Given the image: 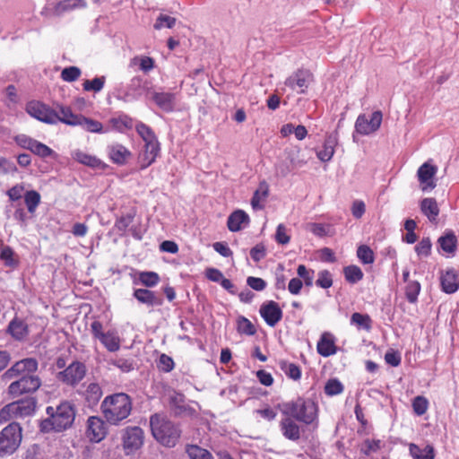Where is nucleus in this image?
<instances>
[{"label": "nucleus", "instance_id": "nucleus-1", "mask_svg": "<svg viewBox=\"0 0 459 459\" xmlns=\"http://www.w3.org/2000/svg\"><path fill=\"white\" fill-rule=\"evenodd\" d=\"M39 363L36 359L26 358L13 363L2 376V382L10 383L7 394L15 398L23 394H32L42 385L41 378L36 374Z\"/></svg>", "mask_w": 459, "mask_h": 459}, {"label": "nucleus", "instance_id": "nucleus-2", "mask_svg": "<svg viewBox=\"0 0 459 459\" xmlns=\"http://www.w3.org/2000/svg\"><path fill=\"white\" fill-rule=\"evenodd\" d=\"M46 411L48 417L39 424L40 430L44 433L65 430L73 425L75 419V409L69 402H63L56 407L48 406Z\"/></svg>", "mask_w": 459, "mask_h": 459}, {"label": "nucleus", "instance_id": "nucleus-3", "mask_svg": "<svg viewBox=\"0 0 459 459\" xmlns=\"http://www.w3.org/2000/svg\"><path fill=\"white\" fill-rule=\"evenodd\" d=\"M106 420L111 425H118L126 419L132 411V400L125 393L107 396L100 405Z\"/></svg>", "mask_w": 459, "mask_h": 459}, {"label": "nucleus", "instance_id": "nucleus-4", "mask_svg": "<svg viewBox=\"0 0 459 459\" xmlns=\"http://www.w3.org/2000/svg\"><path fill=\"white\" fill-rule=\"evenodd\" d=\"M153 437L163 446L172 447L180 437V430L162 413H155L150 418Z\"/></svg>", "mask_w": 459, "mask_h": 459}, {"label": "nucleus", "instance_id": "nucleus-5", "mask_svg": "<svg viewBox=\"0 0 459 459\" xmlns=\"http://www.w3.org/2000/svg\"><path fill=\"white\" fill-rule=\"evenodd\" d=\"M22 439V429L12 422L0 431V458L12 455L19 448Z\"/></svg>", "mask_w": 459, "mask_h": 459}, {"label": "nucleus", "instance_id": "nucleus-6", "mask_svg": "<svg viewBox=\"0 0 459 459\" xmlns=\"http://www.w3.org/2000/svg\"><path fill=\"white\" fill-rule=\"evenodd\" d=\"M317 405L314 401L301 397L289 406L290 415L307 425L312 424L317 419Z\"/></svg>", "mask_w": 459, "mask_h": 459}, {"label": "nucleus", "instance_id": "nucleus-7", "mask_svg": "<svg viewBox=\"0 0 459 459\" xmlns=\"http://www.w3.org/2000/svg\"><path fill=\"white\" fill-rule=\"evenodd\" d=\"M62 117L60 122L69 126H81L85 130L91 133H100L102 130V125L97 120L85 117L82 115L74 114L69 107H60Z\"/></svg>", "mask_w": 459, "mask_h": 459}, {"label": "nucleus", "instance_id": "nucleus-8", "mask_svg": "<svg viewBox=\"0 0 459 459\" xmlns=\"http://www.w3.org/2000/svg\"><path fill=\"white\" fill-rule=\"evenodd\" d=\"M26 109L31 117L47 124H56L60 121L62 117L60 110L57 113L47 105L38 101L28 103Z\"/></svg>", "mask_w": 459, "mask_h": 459}, {"label": "nucleus", "instance_id": "nucleus-9", "mask_svg": "<svg viewBox=\"0 0 459 459\" xmlns=\"http://www.w3.org/2000/svg\"><path fill=\"white\" fill-rule=\"evenodd\" d=\"M36 404L37 400L35 398L28 397L9 403L2 410L1 413L6 412L15 418L30 416L35 411Z\"/></svg>", "mask_w": 459, "mask_h": 459}, {"label": "nucleus", "instance_id": "nucleus-10", "mask_svg": "<svg viewBox=\"0 0 459 459\" xmlns=\"http://www.w3.org/2000/svg\"><path fill=\"white\" fill-rule=\"evenodd\" d=\"M382 117L381 111H374L369 119L365 114L359 115L355 123L356 132L362 135L376 132L381 126Z\"/></svg>", "mask_w": 459, "mask_h": 459}, {"label": "nucleus", "instance_id": "nucleus-11", "mask_svg": "<svg viewBox=\"0 0 459 459\" xmlns=\"http://www.w3.org/2000/svg\"><path fill=\"white\" fill-rule=\"evenodd\" d=\"M86 367L80 361H74L65 370L58 373V378L69 385H75L83 379Z\"/></svg>", "mask_w": 459, "mask_h": 459}, {"label": "nucleus", "instance_id": "nucleus-12", "mask_svg": "<svg viewBox=\"0 0 459 459\" xmlns=\"http://www.w3.org/2000/svg\"><path fill=\"white\" fill-rule=\"evenodd\" d=\"M313 81V74L308 69L300 68L289 76V87L302 94L307 91Z\"/></svg>", "mask_w": 459, "mask_h": 459}, {"label": "nucleus", "instance_id": "nucleus-13", "mask_svg": "<svg viewBox=\"0 0 459 459\" xmlns=\"http://www.w3.org/2000/svg\"><path fill=\"white\" fill-rule=\"evenodd\" d=\"M86 435L91 442L99 443L107 435V427L103 420L97 416H91L87 420Z\"/></svg>", "mask_w": 459, "mask_h": 459}, {"label": "nucleus", "instance_id": "nucleus-14", "mask_svg": "<svg viewBox=\"0 0 459 459\" xmlns=\"http://www.w3.org/2000/svg\"><path fill=\"white\" fill-rule=\"evenodd\" d=\"M143 443V431L139 427H128L124 429L123 445L130 452L137 450Z\"/></svg>", "mask_w": 459, "mask_h": 459}, {"label": "nucleus", "instance_id": "nucleus-15", "mask_svg": "<svg viewBox=\"0 0 459 459\" xmlns=\"http://www.w3.org/2000/svg\"><path fill=\"white\" fill-rule=\"evenodd\" d=\"M85 6L86 3L83 0H63L56 3L52 11H50L49 8L46 6L43 8L40 13L43 16H60L65 12H69L75 8H82Z\"/></svg>", "mask_w": 459, "mask_h": 459}, {"label": "nucleus", "instance_id": "nucleus-16", "mask_svg": "<svg viewBox=\"0 0 459 459\" xmlns=\"http://www.w3.org/2000/svg\"><path fill=\"white\" fill-rule=\"evenodd\" d=\"M437 168L435 165H431L429 162L423 163L417 171V176L420 184H422V190L426 191L429 188L433 189L436 184L433 181V178L437 174Z\"/></svg>", "mask_w": 459, "mask_h": 459}, {"label": "nucleus", "instance_id": "nucleus-17", "mask_svg": "<svg viewBox=\"0 0 459 459\" xmlns=\"http://www.w3.org/2000/svg\"><path fill=\"white\" fill-rule=\"evenodd\" d=\"M260 314L270 326H274L280 321L282 315L281 308L274 301H269L262 305Z\"/></svg>", "mask_w": 459, "mask_h": 459}, {"label": "nucleus", "instance_id": "nucleus-18", "mask_svg": "<svg viewBox=\"0 0 459 459\" xmlns=\"http://www.w3.org/2000/svg\"><path fill=\"white\" fill-rule=\"evenodd\" d=\"M160 152V143L158 141H152L144 144V150L139 156L141 169H146L153 163Z\"/></svg>", "mask_w": 459, "mask_h": 459}, {"label": "nucleus", "instance_id": "nucleus-19", "mask_svg": "<svg viewBox=\"0 0 459 459\" xmlns=\"http://www.w3.org/2000/svg\"><path fill=\"white\" fill-rule=\"evenodd\" d=\"M317 352L323 357H329L336 353V346L334 337L332 333L325 332L322 333L317 345Z\"/></svg>", "mask_w": 459, "mask_h": 459}, {"label": "nucleus", "instance_id": "nucleus-20", "mask_svg": "<svg viewBox=\"0 0 459 459\" xmlns=\"http://www.w3.org/2000/svg\"><path fill=\"white\" fill-rule=\"evenodd\" d=\"M440 283L442 290L446 293L452 294L459 288L457 273L455 269H448L441 273Z\"/></svg>", "mask_w": 459, "mask_h": 459}, {"label": "nucleus", "instance_id": "nucleus-21", "mask_svg": "<svg viewBox=\"0 0 459 459\" xmlns=\"http://www.w3.org/2000/svg\"><path fill=\"white\" fill-rule=\"evenodd\" d=\"M184 395L181 394L174 393L169 397V403L176 415H193L195 411L189 406L185 405Z\"/></svg>", "mask_w": 459, "mask_h": 459}, {"label": "nucleus", "instance_id": "nucleus-22", "mask_svg": "<svg viewBox=\"0 0 459 459\" xmlns=\"http://www.w3.org/2000/svg\"><path fill=\"white\" fill-rule=\"evenodd\" d=\"M248 222V215L242 210H237L228 218L227 225L230 231L235 232L241 230V225H247Z\"/></svg>", "mask_w": 459, "mask_h": 459}, {"label": "nucleus", "instance_id": "nucleus-23", "mask_svg": "<svg viewBox=\"0 0 459 459\" xmlns=\"http://www.w3.org/2000/svg\"><path fill=\"white\" fill-rule=\"evenodd\" d=\"M337 143V136L336 134H329L326 136L323 150L317 152V158L324 162L329 161L334 153V146Z\"/></svg>", "mask_w": 459, "mask_h": 459}, {"label": "nucleus", "instance_id": "nucleus-24", "mask_svg": "<svg viewBox=\"0 0 459 459\" xmlns=\"http://www.w3.org/2000/svg\"><path fill=\"white\" fill-rule=\"evenodd\" d=\"M134 298L141 303L148 306H159L162 304V299L154 292L146 289H137L134 293Z\"/></svg>", "mask_w": 459, "mask_h": 459}, {"label": "nucleus", "instance_id": "nucleus-25", "mask_svg": "<svg viewBox=\"0 0 459 459\" xmlns=\"http://www.w3.org/2000/svg\"><path fill=\"white\" fill-rule=\"evenodd\" d=\"M175 96L169 92H154L152 94V100L156 105L164 111H171L174 108Z\"/></svg>", "mask_w": 459, "mask_h": 459}, {"label": "nucleus", "instance_id": "nucleus-26", "mask_svg": "<svg viewBox=\"0 0 459 459\" xmlns=\"http://www.w3.org/2000/svg\"><path fill=\"white\" fill-rule=\"evenodd\" d=\"M420 210L430 221H436L439 214L437 203L434 198H424L420 202Z\"/></svg>", "mask_w": 459, "mask_h": 459}, {"label": "nucleus", "instance_id": "nucleus-27", "mask_svg": "<svg viewBox=\"0 0 459 459\" xmlns=\"http://www.w3.org/2000/svg\"><path fill=\"white\" fill-rule=\"evenodd\" d=\"M409 451L413 459H434L435 457L434 447L430 445L420 448L415 444H410Z\"/></svg>", "mask_w": 459, "mask_h": 459}, {"label": "nucleus", "instance_id": "nucleus-28", "mask_svg": "<svg viewBox=\"0 0 459 459\" xmlns=\"http://www.w3.org/2000/svg\"><path fill=\"white\" fill-rule=\"evenodd\" d=\"M102 396V390L99 384L91 383L85 391V399L89 406H94Z\"/></svg>", "mask_w": 459, "mask_h": 459}, {"label": "nucleus", "instance_id": "nucleus-29", "mask_svg": "<svg viewBox=\"0 0 459 459\" xmlns=\"http://www.w3.org/2000/svg\"><path fill=\"white\" fill-rule=\"evenodd\" d=\"M108 351L115 352L120 348V339L115 332H107L100 339Z\"/></svg>", "mask_w": 459, "mask_h": 459}, {"label": "nucleus", "instance_id": "nucleus-30", "mask_svg": "<svg viewBox=\"0 0 459 459\" xmlns=\"http://www.w3.org/2000/svg\"><path fill=\"white\" fill-rule=\"evenodd\" d=\"M268 195V185L265 182L260 183L258 188L254 193L251 200L253 209L259 210L263 208L261 202H263Z\"/></svg>", "mask_w": 459, "mask_h": 459}, {"label": "nucleus", "instance_id": "nucleus-31", "mask_svg": "<svg viewBox=\"0 0 459 459\" xmlns=\"http://www.w3.org/2000/svg\"><path fill=\"white\" fill-rule=\"evenodd\" d=\"M8 329L10 333L18 340L24 338L28 333L27 325L16 318L10 323Z\"/></svg>", "mask_w": 459, "mask_h": 459}, {"label": "nucleus", "instance_id": "nucleus-32", "mask_svg": "<svg viewBox=\"0 0 459 459\" xmlns=\"http://www.w3.org/2000/svg\"><path fill=\"white\" fill-rule=\"evenodd\" d=\"M109 156L114 162L123 164L130 156V152L123 145L117 144L110 147Z\"/></svg>", "mask_w": 459, "mask_h": 459}, {"label": "nucleus", "instance_id": "nucleus-33", "mask_svg": "<svg viewBox=\"0 0 459 459\" xmlns=\"http://www.w3.org/2000/svg\"><path fill=\"white\" fill-rule=\"evenodd\" d=\"M345 280L351 284L357 283L363 278L362 270L357 265H348L343 268Z\"/></svg>", "mask_w": 459, "mask_h": 459}, {"label": "nucleus", "instance_id": "nucleus-34", "mask_svg": "<svg viewBox=\"0 0 459 459\" xmlns=\"http://www.w3.org/2000/svg\"><path fill=\"white\" fill-rule=\"evenodd\" d=\"M456 238L453 232L446 233L438 239L441 248L446 253H453L456 248Z\"/></svg>", "mask_w": 459, "mask_h": 459}, {"label": "nucleus", "instance_id": "nucleus-35", "mask_svg": "<svg viewBox=\"0 0 459 459\" xmlns=\"http://www.w3.org/2000/svg\"><path fill=\"white\" fill-rule=\"evenodd\" d=\"M186 453L191 459H212L209 451L195 445L187 446Z\"/></svg>", "mask_w": 459, "mask_h": 459}, {"label": "nucleus", "instance_id": "nucleus-36", "mask_svg": "<svg viewBox=\"0 0 459 459\" xmlns=\"http://www.w3.org/2000/svg\"><path fill=\"white\" fill-rule=\"evenodd\" d=\"M420 291V284L417 281H408L405 288V296L410 303H415Z\"/></svg>", "mask_w": 459, "mask_h": 459}, {"label": "nucleus", "instance_id": "nucleus-37", "mask_svg": "<svg viewBox=\"0 0 459 459\" xmlns=\"http://www.w3.org/2000/svg\"><path fill=\"white\" fill-rule=\"evenodd\" d=\"M357 256L364 264H371L374 263L375 260L372 249L366 245H361L358 247Z\"/></svg>", "mask_w": 459, "mask_h": 459}, {"label": "nucleus", "instance_id": "nucleus-38", "mask_svg": "<svg viewBox=\"0 0 459 459\" xmlns=\"http://www.w3.org/2000/svg\"><path fill=\"white\" fill-rule=\"evenodd\" d=\"M343 392L342 384L336 378L329 379L325 385V393L329 396L340 394Z\"/></svg>", "mask_w": 459, "mask_h": 459}, {"label": "nucleus", "instance_id": "nucleus-39", "mask_svg": "<svg viewBox=\"0 0 459 459\" xmlns=\"http://www.w3.org/2000/svg\"><path fill=\"white\" fill-rule=\"evenodd\" d=\"M351 324L366 330H369L371 328V319L368 315L355 312L351 315Z\"/></svg>", "mask_w": 459, "mask_h": 459}, {"label": "nucleus", "instance_id": "nucleus-40", "mask_svg": "<svg viewBox=\"0 0 459 459\" xmlns=\"http://www.w3.org/2000/svg\"><path fill=\"white\" fill-rule=\"evenodd\" d=\"M40 202V195L38 192L31 190L25 194V204L28 211L33 213Z\"/></svg>", "mask_w": 459, "mask_h": 459}, {"label": "nucleus", "instance_id": "nucleus-41", "mask_svg": "<svg viewBox=\"0 0 459 459\" xmlns=\"http://www.w3.org/2000/svg\"><path fill=\"white\" fill-rule=\"evenodd\" d=\"M428 407L429 401L424 396L418 395L412 400L413 411L418 416L423 415L427 411Z\"/></svg>", "mask_w": 459, "mask_h": 459}, {"label": "nucleus", "instance_id": "nucleus-42", "mask_svg": "<svg viewBox=\"0 0 459 459\" xmlns=\"http://www.w3.org/2000/svg\"><path fill=\"white\" fill-rule=\"evenodd\" d=\"M104 83H105V77L101 76V77H96L91 81L86 80L83 82L82 86H83L84 91H93L95 92H98L102 90Z\"/></svg>", "mask_w": 459, "mask_h": 459}, {"label": "nucleus", "instance_id": "nucleus-43", "mask_svg": "<svg viewBox=\"0 0 459 459\" xmlns=\"http://www.w3.org/2000/svg\"><path fill=\"white\" fill-rule=\"evenodd\" d=\"M81 74L82 72L77 66H69L63 69L61 72V78L65 82H72L76 81L80 77Z\"/></svg>", "mask_w": 459, "mask_h": 459}, {"label": "nucleus", "instance_id": "nucleus-44", "mask_svg": "<svg viewBox=\"0 0 459 459\" xmlns=\"http://www.w3.org/2000/svg\"><path fill=\"white\" fill-rule=\"evenodd\" d=\"M238 331L241 333L253 335L255 333V327L247 318L240 316L238 319Z\"/></svg>", "mask_w": 459, "mask_h": 459}, {"label": "nucleus", "instance_id": "nucleus-45", "mask_svg": "<svg viewBox=\"0 0 459 459\" xmlns=\"http://www.w3.org/2000/svg\"><path fill=\"white\" fill-rule=\"evenodd\" d=\"M316 285L322 289H328L333 285L332 273L327 270H323L318 273V278L316 281Z\"/></svg>", "mask_w": 459, "mask_h": 459}, {"label": "nucleus", "instance_id": "nucleus-46", "mask_svg": "<svg viewBox=\"0 0 459 459\" xmlns=\"http://www.w3.org/2000/svg\"><path fill=\"white\" fill-rule=\"evenodd\" d=\"M136 131L145 143H151L152 141H158L152 129L143 123H140L136 126Z\"/></svg>", "mask_w": 459, "mask_h": 459}, {"label": "nucleus", "instance_id": "nucleus-47", "mask_svg": "<svg viewBox=\"0 0 459 459\" xmlns=\"http://www.w3.org/2000/svg\"><path fill=\"white\" fill-rule=\"evenodd\" d=\"M431 241L429 238H423L415 247V251L419 256L427 257L430 255Z\"/></svg>", "mask_w": 459, "mask_h": 459}, {"label": "nucleus", "instance_id": "nucleus-48", "mask_svg": "<svg viewBox=\"0 0 459 459\" xmlns=\"http://www.w3.org/2000/svg\"><path fill=\"white\" fill-rule=\"evenodd\" d=\"M298 275L299 279H302L305 282V285L307 287H311L314 281V271H308L304 264H300L297 270Z\"/></svg>", "mask_w": 459, "mask_h": 459}, {"label": "nucleus", "instance_id": "nucleus-49", "mask_svg": "<svg viewBox=\"0 0 459 459\" xmlns=\"http://www.w3.org/2000/svg\"><path fill=\"white\" fill-rule=\"evenodd\" d=\"M74 158L77 161L91 166L95 167L99 164V160H97L95 157H92L91 155H88L81 151H76L74 152Z\"/></svg>", "mask_w": 459, "mask_h": 459}, {"label": "nucleus", "instance_id": "nucleus-50", "mask_svg": "<svg viewBox=\"0 0 459 459\" xmlns=\"http://www.w3.org/2000/svg\"><path fill=\"white\" fill-rule=\"evenodd\" d=\"M139 279L143 285L152 287L158 283L160 277L153 272H143L140 273Z\"/></svg>", "mask_w": 459, "mask_h": 459}, {"label": "nucleus", "instance_id": "nucleus-51", "mask_svg": "<svg viewBox=\"0 0 459 459\" xmlns=\"http://www.w3.org/2000/svg\"><path fill=\"white\" fill-rule=\"evenodd\" d=\"M176 23V19L174 17L160 14L157 19L153 25L155 30H160L163 27L172 28Z\"/></svg>", "mask_w": 459, "mask_h": 459}, {"label": "nucleus", "instance_id": "nucleus-52", "mask_svg": "<svg viewBox=\"0 0 459 459\" xmlns=\"http://www.w3.org/2000/svg\"><path fill=\"white\" fill-rule=\"evenodd\" d=\"M30 152L42 158L50 156L53 152V151L49 147L36 140L34 141L31 146Z\"/></svg>", "mask_w": 459, "mask_h": 459}, {"label": "nucleus", "instance_id": "nucleus-53", "mask_svg": "<svg viewBox=\"0 0 459 459\" xmlns=\"http://www.w3.org/2000/svg\"><path fill=\"white\" fill-rule=\"evenodd\" d=\"M13 256L14 252L10 247L4 246L2 247L0 257L5 263L6 265L13 266L16 264V261L14 260Z\"/></svg>", "mask_w": 459, "mask_h": 459}, {"label": "nucleus", "instance_id": "nucleus-54", "mask_svg": "<svg viewBox=\"0 0 459 459\" xmlns=\"http://www.w3.org/2000/svg\"><path fill=\"white\" fill-rule=\"evenodd\" d=\"M294 134L295 138L301 141L307 135V130L304 126L289 124V134Z\"/></svg>", "mask_w": 459, "mask_h": 459}, {"label": "nucleus", "instance_id": "nucleus-55", "mask_svg": "<svg viewBox=\"0 0 459 459\" xmlns=\"http://www.w3.org/2000/svg\"><path fill=\"white\" fill-rule=\"evenodd\" d=\"M109 363L116 366L117 368L121 369V371L126 373L131 371L134 368L132 362L123 358L111 359Z\"/></svg>", "mask_w": 459, "mask_h": 459}, {"label": "nucleus", "instance_id": "nucleus-56", "mask_svg": "<svg viewBox=\"0 0 459 459\" xmlns=\"http://www.w3.org/2000/svg\"><path fill=\"white\" fill-rule=\"evenodd\" d=\"M385 360L388 365L397 367L401 364V355L398 351H388L385 355Z\"/></svg>", "mask_w": 459, "mask_h": 459}, {"label": "nucleus", "instance_id": "nucleus-57", "mask_svg": "<svg viewBox=\"0 0 459 459\" xmlns=\"http://www.w3.org/2000/svg\"><path fill=\"white\" fill-rule=\"evenodd\" d=\"M250 255L255 262H259L265 256V247L263 244H257L250 250Z\"/></svg>", "mask_w": 459, "mask_h": 459}, {"label": "nucleus", "instance_id": "nucleus-58", "mask_svg": "<svg viewBox=\"0 0 459 459\" xmlns=\"http://www.w3.org/2000/svg\"><path fill=\"white\" fill-rule=\"evenodd\" d=\"M380 444H381L380 440L366 439L364 441L365 448H363L362 451L366 455H370V453L377 452V450H379Z\"/></svg>", "mask_w": 459, "mask_h": 459}, {"label": "nucleus", "instance_id": "nucleus-59", "mask_svg": "<svg viewBox=\"0 0 459 459\" xmlns=\"http://www.w3.org/2000/svg\"><path fill=\"white\" fill-rule=\"evenodd\" d=\"M366 211V206L363 201L356 200L351 206V213L356 219L363 216Z\"/></svg>", "mask_w": 459, "mask_h": 459}, {"label": "nucleus", "instance_id": "nucleus-60", "mask_svg": "<svg viewBox=\"0 0 459 459\" xmlns=\"http://www.w3.org/2000/svg\"><path fill=\"white\" fill-rule=\"evenodd\" d=\"M247 285L255 290L261 291L266 287V282L261 279L256 277H248L247 280Z\"/></svg>", "mask_w": 459, "mask_h": 459}, {"label": "nucleus", "instance_id": "nucleus-61", "mask_svg": "<svg viewBox=\"0 0 459 459\" xmlns=\"http://www.w3.org/2000/svg\"><path fill=\"white\" fill-rule=\"evenodd\" d=\"M133 216L130 215V214H127L126 216H122L121 218H119L117 222H116V228L119 230V231H125L127 227L131 224V222L133 221Z\"/></svg>", "mask_w": 459, "mask_h": 459}, {"label": "nucleus", "instance_id": "nucleus-62", "mask_svg": "<svg viewBox=\"0 0 459 459\" xmlns=\"http://www.w3.org/2000/svg\"><path fill=\"white\" fill-rule=\"evenodd\" d=\"M301 437V429L300 428L293 423L289 421V439L290 440H299Z\"/></svg>", "mask_w": 459, "mask_h": 459}, {"label": "nucleus", "instance_id": "nucleus-63", "mask_svg": "<svg viewBox=\"0 0 459 459\" xmlns=\"http://www.w3.org/2000/svg\"><path fill=\"white\" fill-rule=\"evenodd\" d=\"M256 377L259 382L266 386L271 385L273 382L272 375L262 369L256 372Z\"/></svg>", "mask_w": 459, "mask_h": 459}, {"label": "nucleus", "instance_id": "nucleus-64", "mask_svg": "<svg viewBox=\"0 0 459 459\" xmlns=\"http://www.w3.org/2000/svg\"><path fill=\"white\" fill-rule=\"evenodd\" d=\"M275 240L279 244H286L287 243V229L284 224H280L277 228L275 233Z\"/></svg>", "mask_w": 459, "mask_h": 459}]
</instances>
